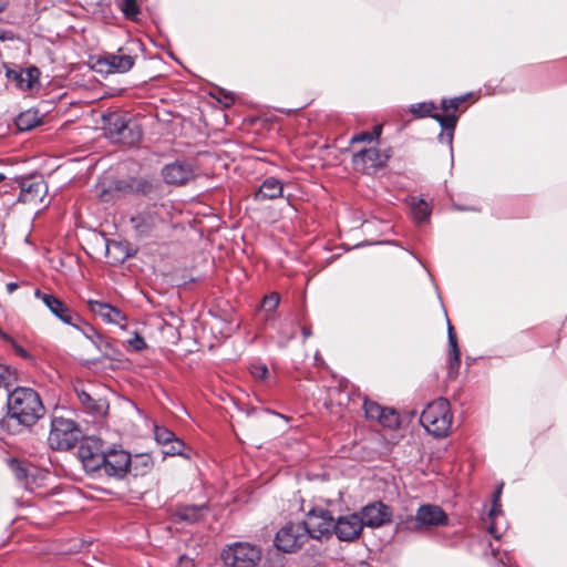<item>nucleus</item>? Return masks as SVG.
I'll return each instance as SVG.
<instances>
[{
	"mask_svg": "<svg viewBox=\"0 0 567 567\" xmlns=\"http://www.w3.org/2000/svg\"><path fill=\"white\" fill-rule=\"evenodd\" d=\"M154 435L159 444H168L173 441L175 434L164 426H155Z\"/></svg>",
	"mask_w": 567,
	"mask_h": 567,
	"instance_id": "obj_35",
	"label": "nucleus"
},
{
	"mask_svg": "<svg viewBox=\"0 0 567 567\" xmlns=\"http://www.w3.org/2000/svg\"><path fill=\"white\" fill-rule=\"evenodd\" d=\"M110 348H111L110 343H109V344L103 343V344H102V350H101V351H102L104 354H106V355H107V354H109V349H110Z\"/></svg>",
	"mask_w": 567,
	"mask_h": 567,
	"instance_id": "obj_45",
	"label": "nucleus"
},
{
	"mask_svg": "<svg viewBox=\"0 0 567 567\" xmlns=\"http://www.w3.org/2000/svg\"><path fill=\"white\" fill-rule=\"evenodd\" d=\"M122 11L128 19H134L140 12L136 0H124L122 4Z\"/></svg>",
	"mask_w": 567,
	"mask_h": 567,
	"instance_id": "obj_37",
	"label": "nucleus"
},
{
	"mask_svg": "<svg viewBox=\"0 0 567 567\" xmlns=\"http://www.w3.org/2000/svg\"><path fill=\"white\" fill-rule=\"evenodd\" d=\"M452 421L450 402L444 398L429 403L420 417L423 427L435 437L447 436L452 427Z\"/></svg>",
	"mask_w": 567,
	"mask_h": 567,
	"instance_id": "obj_3",
	"label": "nucleus"
},
{
	"mask_svg": "<svg viewBox=\"0 0 567 567\" xmlns=\"http://www.w3.org/2000/svg\"><path fill=\"white\" fill-rule=\"evenodd\" d=\"M6 179V175L0 173V183Z\"/></svg>",
	"mask_w": 567,
	"mask_h": 567,
	"instance_id": "obj_49",
	"label": "nucleus"
},
{
	"mask_svg": "<svg viewBox=\"0 0 567 567\" xmlns=\"http://www.w3.org/2000/svg\"><path fill=\"white\" fill-rule=\"evenodd\" d=\"M238 327L239 321L233 316V313L228 315L226 318H217L215 315V330H218L221 338L226 339L230 337Z\"/></svg>",
	"mask_w": 567,
	"mask_h": 567,
	"instance_id": "obj_23",
	"label": "nucleus"
},
{
	"mask_svg": "<svg viewBox=\"0 0 567 567\" xmlns=\"http://www.w3.org/2000/svg\"><path fill=\"white\" fill-rule=\"evenodd\" d=\"M250 373L257 380H265L269 372L266 364L254 363L250 365Z\"/></svg>",
	"mask_w": 567,
	"mask_h": 567,
	"instance_id": "obj_40",
	"label": "nucleus"
},
{
	"mask_svg": "<svg viewBox=\"0 0 567 567\" xmlns=\"http://www.w3.org/2000/svg\"><path fill=\"white\" fill-rule=\"evenodd\" d=\"M181 564H186V567H190L192 566L190 560L186 559V558H181Z\"/></svg>",
	"mask_w": 567,
	"mask_h": 567,
	"instance_id": "obj_46",
	"label": "nucleus"
},
{
	"mask_svg": "<svg viewBox=\"0 0 567 567\" xmlns=\"http://www.w3.org/2000/svg\"><path fill=\"white\" fill-rule=\"evenodd\" d=\"M412 215L416 223L421 224L429 219L430 208L423 199L416 197L411 198Z\"/></svg>",
	"mask_w": 567,
	"mask_h": 567,
	"instance_id": "obj_25",
	"label": "nucleus"
},
{
	"mask_svg": "<svg viewBox=\"0 0 567 567\" xmlns=\"http://www.w3.org/2000/svg\"><path fill=\"white\" fill-rule=\"evenodd\" d=\"M190 174V169L181 163L168 164L163 168V177L169 184L185 183Z\"/></svg>",
	"mask_w": 567,
	"mask_h": 567,
	"instance_id": "obj_20",
	"label": "nucleus"
},
{
	"mask_svg": "<svg viewBox=\"0 0 567 567\" xmlns=\"http://www.w3.org/2000/svg\"><path fill=\"white\" fill-rule=\"evenodd\" d=\"M359 516L362 519V526L375 528L390 523L393 513L384 503L373 502L365 505Z\"/></svg>",
	"mask_w": 567,
	"mask_h": 567,
	"instance_id": "obj_13",
	"label": "nucleus"
},
{
	"mask_svg": "<svg viewBox=\"0 0 567 567\" xmlns=\"http://www.w3.org/2000/svg\"><path fill=\"white\" fill-rule=\"evenodd\" d=\"M365 416L372 420H378L384 409L374 401L365 400L363 403Z\"/></svg>",
	"mask_w": 567,
	"mask_h": 567,
	"instance_id": "obj_34",
	"label": "nucleus"
},
{
	"mask_svg": "<svg viewBox=\"0 0 567 567\" xmlns=\"http://www.w3.org/2000/svg\"><path fill=\"white\" fill-rule=\"evenodd\" d=\"M76 396L83 410L95 416L102 417L106 415L109 410V402L103 398H94L84 389L75 388Z\"/></svg>",
	"mask_w": 567,
	"mask_h": 567,
	"instance_id": "obj_18",
	"label": "nucleus"
},
{
	"mask_svg": "<svg viewBox=\"0 0 567 567\" xmlns=\"http://www.w3.org/2000/svg\"><path fill=\"white\" fill-rule=\"evenodd\" d=\"M302 336L305 339L309 338L311 336V329L309 327H303L301 329Z\"/></svg>",
	"mask_w": 567,
	"mask_h": 567,
	"instance_id": "obj_44",
	"label": "nucleus"
},
{
	"mask_svg": "<svg viewBox=\"0 0 567 567\" xmlns=\"http://www.w3.org/2000/svg\"><path fill=\"white\" fill-rule=\"evenodd\" d=\"M389 159V155L377 147L363 148L352 157L355 171L364 174H373L382 168Z\"/></svg>",
	"mask_w": 567,
	"mask_h": 567,
	"instance_id": "obj_12",
	"label": "nucleus"
},
{
	"mask_svg": "<svg viewBox=\"0 0 567 567\" xmlns=\"http://www.w3.org/2000/svg\"><path fill=\"white\" fill-rule=\"evenodd\" d=\"M142 47L143 44L138 40L128 41L115 53H110L103 59L99 60V64L106 65V72H128L134 66L137 59V53L142 51Z\"/></svg>",
	"mask_w": 567,
	"mask_h": 567,
	"instance_id": "obj_8",
	"label": "nucleus"
},
{
	"mask_svg": "<svg viewBox=\"0 0 567 567\" xmlns=\"http://www.w3.org/2000/svg\"><path fill=\"white\" fill-rule=\"evenodd\" d=\"M382 132V126H374L372 132H361L351 137V143H362V142H372L380 137Z\"/></svg>",
	"mask_w": 567,
	"mask_h": 567,
	"instance_id": "obj_32",
	"label": "nucleus"
},
{
	"mask_svg": "<svg viewBox=\"0 0 567 567\" xmlns=\"http://www.w3.org/2000/svg\"><path fill=\"white\" fill-rule=\"evenodd\" d=\"M87 306L91 312L101 317L105 322L117 324L121 328L125 327L127 317L118 308L103 301L92 300L87 301Z\"/></svg>",
	"mask_w": 567,
	"mask_h": 567,
	"instance_id": "obj_16",
	"label": "nucleus"
},
{
	"mask_svg": "<svg viewBox=\"0 0 567 567\" xmlns=\"http://www.w3.org/2000/svg\"><path fill=\"white\" fill-rule=\"evenodd\" d=\"M13 381V372L9 368L0 365V391L9 392Z\"/></svg>",
	"mask_w": 567,
	"mask_h": 567,
	"instance_id": "obj_33",
	"label": "nucleus"
},
{
	"mask_svg": "<svg viewBox=\"0 0 567 567\" xmlns=\"http://www.w3.org/2000/svg\"><path fill=\"white\" fill-rule=\"evenodd\" d=\"M378 421L382 426L394 429L400 424V416L393 409L384 408Z\"/></svg>",
	"mask_w": 567,
	"mask_h": 567,
	"instance_id": "obj_29",
	"label": "nucleus"
},
{
	"mask_svg": "<svg viewBox=\"0 0 567 567\" xmlns=\"http://www.w3.org/2000/svg\"><path fill=\"white\" fill-rule=\"evenodd\" d=\"M284 185L276 177L266 178L255 193L256 200L276 199L282 196Z\"/></svg>",
	"mask_w": 567,
	"mask_h": 567,
	"instance_id": "obj_19",
	"label": "nucleus"
},
{
	"mask_svg": "<svg viewBox=\"0 0 567 567\" xmlns=\"http://www.w3.org/2000/svg\"><path fill=\"white\" fill-rule=\"evenodd\" d=\"M280 301V297L277 292H271L264 297L262 299V308L267 311H274Z\"/></svg>",
	"mask_w": 567,
	"mask_h": 567,
	"instance_id": "obj_38",
	"label": "nucleus"
},
{
	"mask_svg": "<svg viewBox=\"0 0 567 567\" xmlns=\"http://www.w3.org/2000/svg\"><path fill=\"white\" fill-rule=\"evenodd\" d=\"M334 518L331 513L324 508H313L308 515L307 519L302 522L309 530V538L323 539L329 538L334 528Z\"/></svg>",
	"mask_w": 567,
	"mask_h": 567,
	"instance_id": "obj_10",
	"label": "nucleus"
},
{
	"mask_svg": "<svg viewBox=\"0 0 567 567\" xmlns=\"http://www.w3.org/2000/svg\"><path fill=\"white\" fill-rule=\"evenodd\" d=\"M431 117H433L435 121H437L443 130L449 131L446 134V142L450 145H452L453 131L456 126V120H457L456 115H454V114H446V115L432 114Z\"/></svg>",
	"mask_w": 567,
	"mask_h": 567,
	"instance_id": "obj_24",
	"label": "nucleus"
},
{
	"mask_svg": "<svg viewBox=\"0 0 567 567\" xmlns=\"http://www.w3.org/2000/svg\"><path fill=\"white\" fill-rule=\"evenodd\" d=\"M79 457L86 472L99 476L123 478L130 471L132 458L121 447L102 449L101 441L87 439L79 447Z\"/></svg>",
	"mask_w": 567,
	"mask_h": 567,
	"instance_id": "obj_1",
	"label": "nucleus"
},
{
	"mask_svg": "<svg viewBox=\"0 0 567 567\" xmlns=\"http://www.w3.org/2000/svg\"><path fill=\"white\" fill-rule=\"evenodd\" d=\"M84 337L89 339L99 350H102V344H109V341L103 338L92 326L84 323L80 329Z\"/></svg>",
	"mask_w": 567,
	"mask_h": 567,
	"instance_id": "obj_28",
	"label": "nucleus"
},
{
	"mask_svg": "<svg viewBox=\"0 0 567 567\" xmlns=\"http://www.w3.org/2000/svg\"><path fill=\"white\" fill-rule=\"evenodd\" d=\"M208 508L206 506H196V505H188L179 507L174 513V520L175 522H187V523H195L199 520L204 513L207 512Z\"/></svg>",
	"mask_w": 567,
	"mask_h": 567,
	"instance_id": "obj_21",
	"label": "nucleus"
},
{
	"mask_svg": "<svg viewBox=\"0 0 567 567\" xmlns=\"http://www.w3.org/2000/svg\"><path fill=\"white\" fill-rule=\"evenodd\" d=\"M40 71L38 68L32 66L19 74L20 86L24 90H31L34 83L39 80Z\"/></svg>",
	"mask_w": 567,
	"mask_h": 567,
	"instance_id": "obj_27",
	"label": "nucleus"
},
{
	"mask_svg": "<svg viewBox=\"0 0 567 567\" xmlns=\"http://www.w3.org/2000/svg\"><path fill=\"white\" fill-rule=\"evenodd\" d=\"M362 519L358 514L339 517L334 523L333 533L342 542H351L362 532Z\"/></svg>",
	"mask_w": 567,
	"mask_h": 567,
	"instance_id": "obj_14",
	"label": "nucleus"
},
{
	"mask_svg": "<svg viewBox=\"0 0 567 567\" xmlns=\"http://www.w3.org/2000/svg\"><path fill=\"white\" fill-rule=\"evenodd\" d=\"M10 466L14 473L16 478L20 482H24V485L28 488L30 470L21 461L18 460H12Z\"/></svg>",
	"mask_w": 567,
	"mask_h": 567,
	"instance_id": "obj_30",
	"label": "nucleus"
},
{
	"mask_svg": "<svg viewBox=\"0 0 567 567\" xmlns=\"http://www.w3.org/2000/svg\"><path fill=\"white\" fill-rule=\"evenodd\" d=\"M4 4H6V0H0V11L3 9Z\"/></svg>",
	"mask_w": 567,
	"mask_h": 567,
	"instance_id": "obj_48",
	"label": "nucleus"
},
{
	"mask_svg": "<svg viewBox=\"0 0 567 567\" xmlns=\"http://www.w3.org/2000/svg\"><path fill=\"white\" fill-rule=\"evenodd\" d=\"M48 194V185L42 178H25L21 182L19 202L24 204L42 203Z\"/></svg>",
	"mask_w": 567,
	"mask_h": 567,
	"instance_id": "obj_15",
	"label": "nucleus"
},
{
	"mask_svg": "<svg viewBox=\"0 0 567 567\" xmlns=\"http://www.w3.org/2000/svg\"><path fill=\"white\" fill-rule=\"evenodd\" d=\"M171 443H172L171 447L168 450H166L164 453L169 454V455L182 454L184 443L181 440L176 439L175 436Z\"/></svg>",
	"mask_w": 567,
	"mask_h": 567,
	"instance_id": "obj_42",
	"label": "nucleus"
},
{
	"mask_svg": "<svg viewBox=\"0 0 567 567\" xmlns=\"http://www.w3.org/2000/svg\"><path fill=\"white\" fill-rule=\"evenodd\" d=\"M502 488H503V484L499 485V487L493 493V505H492V508L489 509V513H488V516L489 518L492 519V523L489 524L488 526V530L489 533L496 538L498 539L499 536L496 534V523H495V518L497 516V514L501 512L499 511V497H501V494H502Z\"/></svg>",
	"mask_w": 567,
	"mask_h": 567,
	"instance_id": "obj_26",
	"label": "nucleus"
},
{
	"mask_svg": "<svg viewBox=\"0 0 567 567\" xmlns=\"http://www.w3.org/2000/svg\"><path fill=\"white\" fill-rule=\"evenodd\" d=\"M236 101V95L231 91L215 85V127L228 124V115L224 109L230 107Z\"/></svg>",
	"mask_w": 567,
	"mask_h": 567,
	"instance_id": "obj_17",
	"label": "nucleus"
},
{
	"mask_svg": "<svg viewBox=\"0 0 567 567\" xmlns=\"http://www.w3.org/2000/svg\"><path fill=\"white\" fill-rule=\"evenodd\" d=\"M7 393L8 415L20 424L30 426L43 415L44 406L34 390L30 388H16Z\"/></svg>",
	"mask_w": 567,
	"mask_h": 567,
	"instance_id": "obj_2",
	"label": "nucleus"
},
{
	"mask_svg": "<svg viewBox=\"0 0 567 567\" xmlns=\"http://www.w3.org/2000/svg\"><path fill=\"white\" fill-rule=\"evenodd\" d=\"M220 556L226 567H255L261 558V551L250 543L238 542L228 545Z\"/></svg>",
	"mask_w": 567,
	"mask_h": 567,
	"instance_id": "obj_7",
	"label": "nucleus"
},
{
	"mask_svg": "<svg viewBox=\"0 0 567 567\" xmlns=\"http://www.w3.org/2000/svg\"><path fill=\"white\" fill-rule=\"evenodd\" d=\"M309 539V530L302 522H289L276 534L275 546L284 553H292L301 548Z\"/></svg>",
	"mask_w": 567,
	"mask_h": 567,
	"instance_id": "obj_9",
	"label": "nucleus"
},
{
	"mask_svg": "<svg viewBox=\"0 0 567 567\" xmlns=\"http://www.w3.org/2000/svg\"><path fill=\"white\" fill-rule=\"evenodd\" d=\"M461 365L458 347L450 348V374L456 375Z\"/></svg>",
	"mask_w": 567,
	"mask_h": 567,
	"instance_id": "obj_36",
	"label": "nucleus"
},
{
	"mask_svg": "<svg viewBox=\"0 0 567 567\" xmlns=\"http://www.w3.org/2000/svg\"><path fill=\"white\" fill-rule=\"evenodd\" d=\"M447 339H449V348L458 347L456 333L454 331L453 326L447 321Z\"/></svg>",
	"mask_w": 567,
	"mask_h": 567,
	"instance_id": "obj_43",
	"label": "nucleus"
},
{
	"mask_svg": "<svg viewBox=\"0 0 567 567\" xmlns=\"http://www.w3.org/2000/svg\"><path fill=\"white\" fill-rule=\"evenodd\" d=\"M104 130L112 143L124 146H134L142 138L140 125L134 120L125 118L118 113L104 116Z\"/></svg>",
	"mask_w": 567,
	"mask_h": 567,
	"instance_id": "obj_4",
	"label": "nucleus"
},
{
	"mask_svg": "<svg viewBox=\"0 0 567 567\" xmlns=\"http://www.w3.org/2000/svg\"><path fill=\"white\" fill-rule=\"evenodd\" d=\"M447 524L446 513L440 506L433 504L421 505L415 515H410L400 522L401 527L410 532H420L431 527L446 526Z\"/></svg>",
	"mask_w": 567,
	"mask_h": 567,
	"instance_id": "obj_6",
	"label": "nucleus"
},
{
	"mask_svg": "<svg viewBox=\"0 0 567 567\" xmlns=\"http://www.w3.org/2000/svg\"><path fill=\"white\" fill-rule=\"evenodd\" d=\"M436 106L432 102H422L410 106V112L416 117L431 116Z\"/></svg>",
	"mask_w": 567,
	"mask_h": 567,
	"instance_id": "obj_31",
	"label": "nucleus"
},
{
	"mask_svg": "<svg viewBox=\"0 0 567 567\" xmlns=\"http://www.w3.org/2000/svg\"><path fill=\"white\" fill-rule=\"evenodd\" d=\"M35 297L40 299L50 312L63 323L80 329L81 317L68 307L61 299L51 293L35 290Z\"/></svg>",
	"mask_w": 567,
	"mask_h": 567,
	"instance_id": "obj_11",
	"label": "nucleus"
},
{
	"mask_svg": "<svg viewBox=\"0 0 567 567\" xmlns=\"http://www.w3.org/2000/svg\"><path fill=\"white\" fill-rule=\"evenodd\" d=\"M16 288H17V285H16V284H13V282H11V284H9V285H8V289H9V290H13V289H16Z\"/></svg>",
	"mask_w": 567,
	"mask_h": 567,
	"instance_id": "obj_47",
	"label": "nucleus"
},
{
	"mask_svg": "<svg viewBox=\"0 0 567 567\" xmlns=\"http://www.w3.org/2000/svg\"><path fill=\"white\" fill-rule=\"evenodd\" d=\"M466 100V96H456L450 100L443 99L442 100V109L445 112H449L450 110H457L462 103H464Z\"/></svg>",
	"mask_w": 567,
	"mask_h": 567,
	"instance_id": "obj_39",
	"label": "nucleus"
},
{
	"mask_svg": "<svg viewBox=\"0 0 567 567\" xmlns=\"http://www.w3.org/2000/svg\"><path fill=\"white\" fill-rule=\"evenodd\" d=\"M81 431L71 419L54 416L51 421V430L48 444L55 451H68L76 445Z\"/></svg>",
	"mask_w": 567,
	"mask_h": 567,
	"instance_id": "obj_5",
	"label": "nucleus"
},
{
	"mask_svg": "<svg viewBox=\"0 0 567 567\" xmlns=\"http://www.w3.org/2000/svg\"><path fill=\"white\" fill-rule=\"evenodd\" d=\"M42 118L37 110L30 109L21 112L16 118L19 131H30L41 123Z\"/></svg>",
	"mask_w": 567,
	"mask_h": 567,
	"instance_id": "obj_22",
	"label": "nucleus"
},
{
	"mask_svg": "<svg viewBox=\"0 0 567 567\" xmlns=\"http://www.w3.org/2000/svg\"><path fill=\"white\" fill-rule=\"evenodd\" d=\"M130 348L134 351H142L146 348V342L137 332L127 340Z\"/></svg>",
	"mask_w": 567,
	"mask_h": 567,
	"instance_id": "obj_41",
	"label": "nucleus"
}]
</instances>
